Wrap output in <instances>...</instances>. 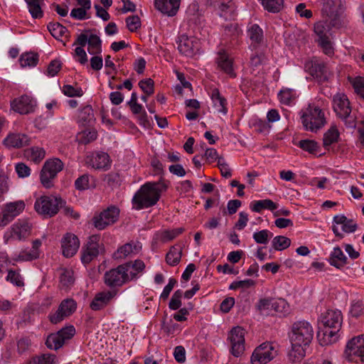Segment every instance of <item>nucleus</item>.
<instances>
[{
    "mask_svg": "<svg viewBox=\"0 0 364 364\" xmlns=\"http://www.w3.org/2000/svg\"><path fill=\"white\" fill-rule=\"evenodd\" d=\"M314 338L312 326L306 321L294 323L291 326L290 341L291 350L288 357L291 363L301 361L306 355V348L309 346Z\"/></svg>",
    "mask_w": 364,
    "mask_h": 364,
    "instance_id": "1",
    "label": "nucleus"
},
{
    "mask_svg": "<svg viewBox=\"0 0 364 364\" xmlns=\"http://www.w3.org/2000/svg\"><path fill=\"white\" fill-rule=\"evenodd\" d=\"M168 185L161 180L158 182H148L141 186L134 194L132 203L136 210L154 206L159 200L162 192L166 191Z\"/></svg>",
    "mask_w": 364,
    "mask_h": 364,
    "instance_id": "2",
    "label": "nucleus"
},
{
    "mask_svg": "<svg viewBox=\"0 0 364 364\" xmlns=\"http://www.w3.org/2000/svg\"><path fill=\"white\" fill-rule=\"evenodd\" d=\"M343 321L341 311L329 309L321 316V322L326 328L323 338H319L321 346L331 344L337 340V333L340 331ZM320 338V334H318Z\"/></svg>",
    "mask_w": 364,
    "mask_h": 364,
    "instance_id": "3",
    "label": "nucleus"
},
{
    "mask_svg": "<svg viewBox=\"0 0 364 364\" xmlns=\"http://www.w3.org/2000/svg\"><path fill=\"white\" fill-rule=\"evenodd\" d=\"M301 123L305 129L316 132L326 123L324 113L318 107L309 105L301 117Z\"/></svg>",
    "mask_w": 364,
    "mask_h": 364,
    "instance_id": "4",
    "label": "nucleus"
},
{
    "mask_svg": "<svg viewBox=\"0 0 364 364\" xmlns=\"http://www.w3.org/2000/svg\"><path fill=\"white\" fill-rule=\"evenodd\" d=\"M63 166V161L58 158L48 159L44 163L40 173L41 183L43 187L50 188L53 186V180Z\"/></svg>",
    "mask_w": 364,
    "mask_h": 364,
    "instance_id": "5",
    "label": "nucleus"
},
{
    "mask_svg": "<svg viewBox=\"0 0 364 364\" xmlns=\"http://www.w3.org/2000/svg\"><path fill=\"white\" fill-rule=\"evenodd\" d=\"M64 201L60 197L43 196L36 199L34 208L38 213L51 218L58 213Z\"/></svg>",
    "mask_w": 364,
    "mask_h": 364,
    "instance_id": "6",
    "label": "nucleus"
},
{
    "mask_svg": "<svg viewBox=\"0 0 364 364\" xmlns=\"http://www.w3.org/2000/svg\"><path fill=\"white\" fill-rule=\"evenodd\" d=\"M342 10V0H323L322 14L328 18L332 27L340 28L343 26L341 17Z\"/></svg>",
    "mask_w": 364,
    "mask_h": 364,
    "instance_id": "7",
    "label": "nucleus"
},
{
    "mask_svg": "<svg viewBox=\"0 0 364 364\" xmlns=\"http://www.w3.org/2000/svg\"><path fill=\"white\" fill-rule=\"evenodd\" d=\"M75 334V328L73 326H68L59 330L57 333H50L48 336L46 345L51 350H57L64 343L71 339Z\"/></svg>",
    "mask_w": 364,
    "mask_h": 364,
    "instance_id": "8",
    "label": "nucleus"
},
{
    "mask_svg": "<svg viewBox=\"0 0 364 364\" xmlns=\"http://www.w3.org/2000/svg\"><path fill=\"white\" fill-rule=\"evenodd\" d=\"M119 215V209L114 205H111L100 213L95 215L92 220V224L95 228L102 230L116 223Z\"/></svg>",
    "mask_w": 364,
    "mask_h": 364,
    "instance_id": "9",
    "label": "nucleus"
},
{
    "mask_svg": "<svg viewBox=\"0 0 364 364\" xmlns=\"http://www.w3.org/2000/svg\"><path fill=\"white\" fill-rule=\"evenodd\" d=\"M344 356L351 362L357 358L364 362V335L353 337L348 341Z\"/></svg>",
    "mask_w": 364,
    "mask_h": 364,
    "instance_id": "10",
    "label": "nucleus"
},
{
    "mask_svg": "<svg viewBox=\"0 0 364 364\" xmlns=\"http://www.w3.org/2000/svg\"><path fill=\"white\" fill-rule=\"evenodd\" d=\"M277 355L272 343H263L257 347L251 356L252 364H266Z\"/></svg>",
    "mask_w": 364,
    "mask_h": 364,
    "instance_id": "11",
    "label": "nucleus"
},
{
    "mask_svg": "<svg viewBox=\"0 0 364 364\" xmlns=\"http://www.w3.org/2000/svg\"><path fill=\"white\" fill-rule=\"evenodd\" d=\"M125 267L120 264L104 274L105 284L109 288L119 287L128 283L127 274L124 272Z\"/></svg>",
    "mask_w": 364,
    "mask_h": 364,
    "instance_id": "12",
    "label": "nucleus"
},
{
    "mask_svg": "<svg viewBox=\"0 0 364 364\" xmlns=\"http://www.w3.org/2000/svg\"><path fill=\"white\" fill-rule=\"evenodd\" d=\"M305 68L311 76L320 82L327 81L331 75L326 63L316 58L307 61L305 63Z\"/></svg>",
    "mask_w": 364,
    "mask_h": 364,
    "instance_id": "13",
    "label": "nucleus"
},
{
    "mask_svg": "<svg viewBox=\"0 0 364 364\" xmlns=\"http://www.w3.org/2000/svg\"><path fill=\"white\" fill-rule=\"evenodd\" d=\"M31 234V225L26 220H18L14 223L4 234V242L8 243L11 240H22L27 238Z\"/></svg>",
    "mask_w": 364,
    "mask_h": 364,
    "instance_id": "14",
    "label": "nucleus"
},
{
    "mask_svg": "<svg viewBox=\"0 0 364 364\" xmlns=\"http://www.w3.org/2000/svg\"><path fill=\"white\" fill-rule=\"evenodd\" d=\"M228 339L231 343V353L235 357L240 356L245 351V329L240 326L234 327Z\"/></svg>",
    "mask_w": 364,
    "mask_h": 364,
    "instance_id": "15",
    "label": "nucleus"
},
{
    "mask_svg": "<svg viewBox=\"0 0 364 364\" xmlns=\"http://www.w3.org/2000/svg\"><path fill=\"white\" fill-rule=\"evenodd\" d=\"M200 44L198 38L181 35L178 37V49L181 54L188 57H193L198 53Z\"/></svg>",
    "mask_w": 364,
    "mask_h": 364,
    "instance_id": "16",
    "label": "nucleus"
},
{
    "mask_svg": "<svg viewBox=\"0 0 364 364\" xmlns=\"http://www.w3.org/2000/svg\"><path fill=\"white\" fill-rule=\"evenodd\" d=\"M25 208L23 200L7 203L0 215V227H4L18 215Z\"/></svg>",
    "mask_w": 364,
    "mask_h": 364,
    "instance_id": "17",
    "label": "nucleus"
},
{
    "mask_svg": "<svg viewBox=\"0 0 364 364\" xmlns=\"http://www.w3.org/2000/svg\"><path fill=\"white\" fill-rule=\"evenodd\" d=\"M99 235H92L88 238V241L82 247L81 260L83 264H88L97 257L100 253Z\"/></svg>",
    "mask_w": 364,
    "mask_h": 364,
    "instance_id": "18",
    "label": "nucleus"
},
{
    "mask_svg": "<svg viewBox=\"0 0 364 364\" xmlns=\"http://www.w3.org/2000/svg\"><path fill=\"white\" fill-rule=\"evenodd\" d=\"M285 305L286 301L284 299L274 301L272 298H264L259 300L255 308L261 314H268L271 310L282 312Z\"/></svg>",
    "mask_w": 364,
    "mask_h": 364,
    "instance_id": "19",
    "label": "nucleus"
},
{
    "mask_svg": "<svg viewBox=\"0 0 364 364\" xmlns=\"http://www.w3.org/2000/svg\"><path fill=\"white\" fill-rule=\"evenodd\" d=\"M61 247L63 255L65 257H71L76 254L79 249V239L75 235L68 232L62 238Z\"/></svg>",
    "mask_w": 364,
    "mask_h": 364,
    "instance_id": "20",
    "label": "nucleus"
},
{
    "mask_svg": "<svg viewBox=\"0 0 364 364\" xmlns=\"http://www.w3.org/2000/svg\"><path fill=\"white\" fill-rule=\"evenodd\" d=\"M117 290L101 291L95 294L90 304L93 311H99L105 308L110 301L117 295Z\"/></svg>",
    "mask_w": 364,
    "mask_h": 364,
    "instance_id": "21",
    "label": "nucleus"
},
{
    "mask_svg": "<svg viewBox=\"0 0 364 364\" xmlns=\"http://www.w3.org/2000/svg\"><path fill=\"white\" fill-rule=\"evenodd\" d=\"M86 163L95 169L107 170L110 167L109 156L105 152H96L87 156Z\"/></svg>",
    "mask_w": 364,
    "mask_h": 364,
    "instance_id": "22",
    "label": "nucleus"
},
{
    "mask_svg": "<svg viewBox=\"0 0 364 364\" xmlns=\"http://www.w3.org/2000/svg\"><path fill=\"white\" fill-rule=\"evenodd\" d=\"M31 138L22 133L9 134L4 140V144L9 148L20 149L31 144Z\"/></svg>",
    "mask_w": 364,
    "mask_h": 364,
    "instance_id": "23",
    "label": "nucleus"
},
{
    "mask_svg": "<svg viewBox=\"0 0 364 364\" xmlns=\"http://www.w3.org/2000/svg\"><path fill=\"white\" fill-rule=\"evenodd\" d=\"M333 109L339 117H346L351 113L350 102L343 94H337L333 97Z\"/></svg>",
    "mask_w": 364,
    "mask_h": 364,
    "instance_id": "24",
    "label": "nucleus"
},
{
    "mask_svg": "<svg viewBox=\"0 0 364 364\" xmlns=\"http://www.w3.org/2000/svg\"><path fill=\"white\" fill-rule=\"evenodd\" d=\"M181 0H155L154 5L156 9L168 16L176 14Z\"/></svg>",
    "mask_w": 364,
    "mask_h": 364,
    "instance_id": "25",
    "label": "nucleus"
},
{
    "mask_svg": "<svg viewBox=\"0 0 364 364\" xmlns=\"http://www.w3.org/2000/svg\"><path fill=\"white\" fill-rule=\"evenodd\" d=\"M12 109L21 114H26L33 111L32 99L27 95H22L15 99L11 103Z\"/></svg>",
    "mask_w": 364,
    "mask_h": 364,
    "instance_id": "26",
    "label": "nucleus"
},
{
    "mask_svg": "<svg viewBox=\"0 0 364 364\" xmlns=\"http://www.w3.org/2000/svg\"><path fill=\"white\" fill-rule=\"evenodd\" d=\"M232 0H208V3L215 9L219 10L220 16L228 18L231 17L234 11Z\"/></svg>",
    "mask_w": 364,
    "mask_h": 364,
    "instance_id": "27",
    "label": "nucleus"
},
{
    "mask_svg": "<svg viewBox=\"0 0 364 364\" xmlns=\"http://www.w3.org/2000/svg\"><path fill=\"white\" fill-rule=\"evenodd\" d=\"M122 265L125 267L124 272L127 274L128 282L136 279L138 274L141 272L145 268V264L142 260L136 259L134 262H128Z\"/></svg>",
    "mask_w": 364,
    "mask_h": 364,
    "instance_id": "28",
    "label": "nucleus"
},
{
    "mask_svg": "<svg viewBox=\"0 0 364 364\" xmlns=\"http://www.w3.org/2000/svg\"><path fill=\"white\" fill-rule=\"evenodd\" d=\"M218 64L220 68L231 77H235L236 74L232 68V60L225 52H220L218 58Z\"/></svg>",
    "mask_w": 364,
    "mask_h": 364,
    "instance_id": "29",
    "label": "nucleus"
},
{
    "mask_svg": "<svg viewBox=\"0 0 364 364\" xmlns=\"http://www.w3.org/2000/svg\"><path fill=\"white\" fill-rule=\"evenodd\" d=\"M96 186V180L90 175L85 173L77 178L75 181V187L77 190L82 191Z\"/></svg>",
    "mask_w": 364,
    "mask_h": 364,
    "instance_id": "30",
    "label": "nucleus"
},
{
    "mask_svg": "<svg viewBox=\"0 0 364 364\" xmlns=\"http://www.w3.org/2000/svg\"><path fill=\"white\" fill-rule=\"evenodd\" d=\"M95 121L94 112L90 105H86L80 109L78 114V123L82 126H90Z\"/></svg>",
    "mask_w": 364,
    "mask_h": 364,
    "instance_id": "31",
    "label": "nucleus"
},
{
    "mask_svg": "<svg viewBox=\"0 0 364 364\" xmlns=\"http://www.w3.org/2000/svg\"><path fill=\"white\" fill-rule=\"evenodd\" d=\"M328 261L332 266L336 267L337 269H341L346 264L347 257L343 254L341 249L338 247H336L331 252Z\"/></svg>",
    "mask_w": 364,
    "mask_h": 364,
    "instance_id": "32",
    "label": "nucleus"
},
{
    "mask_svg": "<svg viewBox=\"0 0 364 364\" xmlns=\"http://www.w3.org/2000/svg\"><path fill=\"white\" fill-rule=\"evenodd\" d=\"M277 208L278 205L270 199L255 200L250 204L252 211L255 213H260L264 209L274 210Z\"/></svg>",
    "mask_w": 364,
    "mask_h": 364,
    "instance_id": "33",
    "label": "nucleus"
},
{
    "mask_svg": "<svg viewBox=\"0 0 364 364\" xmlns=\"http://www.w3.org/2000/svg\"><path fill=\"white\" fill-rule=\"evenodd\" d=\"M181 256L182 247L180 245H173L166 255V262L170 266H176L180 262Z\"/></svg>",
    "mask_w": 364,
    "mask_h": 364,
    "instance_id": "34",
    "label": "nucleus"
},
{
    "mask_svg": "<svg viewBox=\"0 0 364 364\" xmlns=\"http://www.w3.org/2000/svg\"><path fill=\"white\" fill-rule=\"evenodd\" d=\"M211 98L214 102V107L216 110L223 114H226L228 109L226 107V100L220 94L218 89H213L211 93Z\"/></svg>",
    "mask_w": 364,
    "mask_h": 364,
    "instance_id": "35",
    "label": "nucleus"
},
{
    "mask_svg": "<svg viewBox=\"0 0 364 364\" xmlns=\"http://www.w3.org/2000/svg\"><path fill=\"white\" fill-rule=\"evenodd\" d=\"M87 50L91 55H99L102 53V41L98 36L91 34L89 36Z\"/></svg>",
    "mask_w": 364,
    "mask_h": 364,
    "instance_id": "36",
    "label": "nucleus"
},
{
    "mask_svg": "<svg viewBox=\"0 0 364 364\" xmlns=\"http://www.w3.org/2000/svg\"><path fill=\"white\" fill-rule=\"evenodd\" d=\"M43 0H25L28 5V11L33 18H41L43 12L41 6V2Z\"/></svg>",
    "mask_w": 364,
    "mask_h": 364,
    "instance_id": "37",
    "label": "nucleus"
},
{
    "mask_svg": "<svg viewBox=\"0 0 364 364\" xmlns=\"http://www.w3.org/2000/svg\"><path fill=\"white\" fill-rule=\"evenodd\" d=\"M339 138V132L336 127H331L323 134V145L327 149L332 144L336 142Z\"/></svg>",
    "mask_w": 364,
    "mask_h": 364,
    "instance_id": "38",
    "label": "nucleus"
},
{
    "mask_svg": "<svg viewBox=\"0 0 364 364\" xmlns=\"http://www.w3.org/2000/svg\"><path fill=\"white\" fill-rule=\"evenodd\" d=\"M21 66H36L38 62V55L34 53H26L21 55L19 58Z\"/></svg>",
    "mask_w": 364,
    "mask_h": 364,
    "instance_id": "39",
    "label": "nucleus"
},
{
    "mask_svg": "<svg viewBox=\"0 0 364 364\" xmlns=\"http://www.w3.org/2000/svg\"><path fill=\"white\" fill-rule=\"evenodd\" d=\"M47 28L55 39H59L68 31V29L58 22H50Z\"/></svg>",
    "mask_w": 364,
    "mask_h": 364,
    "instance_id": "40",
    "label": "nucleus"
},
{
    "mask_svg": "<svg viewBox=\"0 0 364 364\" xmlns=\"http://www.w3.org/2000/svg\"><path fill=\"white\" fill-rule=\"evenodd\" d=\"M252 43L259 44L263 40V31L257 24L252 25L247 31Z\"/></svg>",
    "mask_w": 364,
    "mask_h": 364,
    "instance_id": "41",
    "label": "nucleus"
},
{
    "mask_svg": "<svg viewBox=\"0 0 364 364\" xmlns=\"http://www.w3.org/2000/svg\"><path fill=\"white\" fill-rule=\"evenodd\" d=\"M59 306L60 307V311L63 312V315L66 317L72 315L77 308V304L73 299H66L63 300Z\"/></svg>",
    "mask_w": 364,
    "mask_h": 364,
    "instance_id": "42",
    "label": "nucleus"
},
{
    "mask_svg": "<svg viewBox=\"0 0 364 364\" xmlns=\"http://www.w3.org/2000/svg\"><path fill=\"white\" fill-rule=\"evenodd\" d=\"M264 8L269 12L278 13L284 6V0H261Z\"/></svg>",
    "mask_w": 364,
    "mask_h": 364,
    "instance_id": "43",
    "label": "nucleus"
},
{
    "mask_svg": "<svg viewBox=\"0 0 364 364\" xmlns=\"http://www.w3.org/2000/svg\"><path fill=\"white\" fill-rule=\"evenodd\" d=\"M330 24L327 25L325 21H318L314 24V32L318 37V39H323L329 37L328 33L331 28Z\"/></svg>",
    "mask_w": 364,
    "mask_h": 364,
    "instance_id": "44",
    "label": "nucleus"
},
{
    "mask_svg": "<svg viewBox=\"0 0 364 364\" xmlns=\"http://www.w3.org/2000/svg\"><path fill=\"white\" fill-rule=\"evenodd\" d=\"M348 80L354 88L355 93L364 99V77L360 76L348 77Z\"/></svg>",
    "mask_w": 364,
    "mask_h": 364,
    "instance_id": "45",
    "label": "nucleus"
},
{
    "mask_svg": "<svg viewBox=\"0 0 364 364\" xmlns=\"http://www.w3.org/2000/svg\"><path fill=\"white\" fill-rule=\"evenodd\" d=\"M291 245V240L285 236L279 235L272 240V247L275 250L282 251L288 248Z\"/></svg>",
    "mask_w": 364,
    "mask_h": 364,
    "instance_id": "46",
    "label": "nucleus"
},
{
    "mask_svg": "<svg viewBox=\"0 0 364 364\" xmlns=\"http://www.w3.org/2000/svg\"><path fill=\"white\" fill-rule=\"evenodd\" d=\"M298 146L304 151H308L310 154H316L319 146L316 141L311 139H303L299 141Z\"/></svg>",
    "mask_w": 364,
    "mask_h": 364,
    "instance_id": "47",
    "label": "nucleus"
},
{
    "mask_svg": "<svg viewBox=\"0 0 364 364\" xmlns=\"http://www.w3.org/2000/svg\"><path fill=\"white\" fill-rule=\"evenodd\" d=\"M136 250V246H132L130 243H127L123 246L120 247L117 252L114 253V257L115 259H123Z\"/></svg>",
    "mask_w": 364,
    "mask_h": 364,
    "instance_id": "48",
    "label": "nucleus"
},
{
    "mask_svg": "<svg viewBox=\"0 0 364 364\" xmlns=\"http://www.w3.org/2000/svg\"><path fill=\"white\" fill-rule=\"evenodd\" d=\"M56 356L54 354L44 353L36 356L33 359V364H54L56 362Z\"/></svg>",
    "mask_w": 364,
    "mask_h": 364,
    "instance_id": "49",
    "label": "nucleus"
},
{
    "mask_svg": "<svg viewBox=\"0 0 364 364\" xmlns=\"http://www.w3.org/2000/svg\"><path fill=\"white\" fill-rule=\"evenodd\" d=\"M63 94L69 97H82L83 91L80 87H74L70 85H65L62 88Z\"/></svg>",
    "mask_w": 364,
    "mask_h": 364,
    "instance_id": "50",
    "label": "nucleus"
},
{
    "mask_svg": "<svg viewBox=\"0 0 364 364\" xmlns=\"http://www.w3.org/2000/svg\"><path fill=\"white\" fill-rule=\"evenodd\" d=\"M139 86L146 95H151L154 92V82L151 78L141 80Z\"/></svg>",
    "mask_w": 364,
    "mask_h": 364,
    "instance_id": "51",
    "label": "nucleus"
},
{
    "mask_svg": "<svg viewBox=\"0 0 364 364\" xmlns=\"http://www.w3.org/2000/svg\"><path fill=\"white\" fill-rule=\"evenodd\" d=\"M74 282L73 272L68 269H63L60 276V283L63 287H68Z\"/></svg>",
    "mask_w": 364,
    "mask_h": 364,
    "instance_id": "52",
    "label": "nucleus"
},
{
    "mask_svg": "<svg viewBox=\"0 0 364 364\" xmlns=\"http://www.w3.org/2000/svg\"><path fill=\"white\" fill-rule=\"evenodd\" d=\"M183 295L182 290L176 291L171 296V299L168 304V307L172 310H177L181 306V299Z\"/></svg>",
    "mask_w": 364,
    "mask_h": 364,
    "instance_id": "53",
    "label": "nucleus"
},
{
    "mask_svg": "<svg viewBox=\"0 0 364 364\" xmlns=\"http://www.w3.org/2000/svg\"><path fill=\"white\" fill-rule=\"evenodd\" d=\"M127 26L131 32H135L141 27V20L137 15L129 16L126 18Z\"/></svg>",
    "mask_w": 364,
    "mask_h": 364,
    "instance_id": "54",
    "label": "nucleus"
},
{
    "mask_svg": "<svg viewBox=\"0 0 364 364\" xmlns=\"http://www.w3.org/2000/svg\"><path fill=\"white\" fill-rule=\"evenodd\" d=\"M105 181L112 188L120 186L121 178L117 172H111L105 176Z\"/></svg>",
    "mask_w": 364,
    "mask_h": 364,
    "instance_id": "55",
    "label": "nucleus"
},
{
    "mask_svg": "<svg viewBox=\"0 0 364 364\" xmlns=\"http://www.w3.org/2000/svg\"><path fill=\"white\" fill-rule=\"evenodd\" d=\"M46 156V151L43 148L32 147L31 149V160L38 164Z\"/></svg>",
    "mask_w": 364,
    "mask_h": 364,
    "instance_id": "56",
    "label": "nucleus"
},
{
    "mask_svg": "<svg viewBox=\"0 0 364 364\" xmlns=\"http://www.w3.org/2000/svg\"><path fill=\"white\" fill-rule=\"evenodd\" d=\"M184 231V228H178L173 230H164L161 234V237L164 241H170L173 240L178 235H181Z\"/></svg>",
    "mask_w": 364,
    "mask_h": 364,
    "instance_id": "57",
    "label": "nucleus"
},
{
    "mask_svg": "<svg viewBox=\"0 0 364 364\" xmlns=\"http://www.w3.org/2000/svg\"><path fill=\"white\" fill-rule=\"evenodd\" d=\"M318 43L326 55H331L333 54V48L329 37L323 39H318Z\"/></svg>",
    "mask_w": 364,
    "mask_h": 364,
    "instance_id": "58",
    "label": "nucleus"
},
{
    "mask_svg": "<svg viewBox=\"0 0 364 364\" xmlns=\"http://www.w3.org/2000/svg\"><path fill=\"white\" fill-rule=\"evenodd\" d=\"M269 232L267 230H262L253 234V239L258 244L266 245L269 242Z\"/></svg>",
    "mask_w": 364,
    "mask_h": 364,
    "instance_id": "59",
    "label": "nucleus"
},
{
    "mask_svg": "<svg viewBox=\"0 0 364 364\" xmlns=\"http://www.w3.org/2000/svg\"><path fill=\"white\" fill-rule=\"evenodd\" d=\"M6 279L17 287H23L24 285L20 274L12 269L9 270Z\"/></svg>",
    "mask_w": 364,
    "mask_h": 364,
    "instance_id": "60",
    "label": "nucleus"
},
{
    "mask_svg": "<svg viewBox=\"0 0 364 364\" xmlns=\"http://www.w3.org/2000/svg\"><path fill=\"white\" fill-rule=\"evenodd\" d=\"M278 96L280 102L285 105H289L291 100L294 97L293 90L291 89L282 90Z\"/></svg>",
    "mask_w": 364,
    "mask_h": 364,
    "instance_id": "61",
    "label": "nucleus"
},
{
    "mask_svg": "<svg viewBox=\"0 0 364 364\" xmlns=\"http://www.w3.org/2000/svg\"><path fill=\"white\" fill-rule=\"evenodd\" d=\"M255 284V282L252 279L236 281L230 284L229 289L231 290H235L239 288H249L254 286Z\"/></svg>",
    "mask_w": 364,
    "mask_h": 364,
    "instance_id": "62",
    "label": "nucleus"
},
{
    "mask_svg": "<svg viewBox=\"0 0 364 364\" xmlns=\"http://www.w3.org/2000/svg\"><path fill=\"white\" fill-rule=\"evenodd\" d=\"M61 67H62V64L60 60H52L48 66V69H47L48 75L50 76H52V77L55 76L59 72V70L61 69Z\"/></svg>",
    "mask_w": 364,
    "mask_h": 364,
    "instance_id": "63",
    "label": "nucleus"
},
{
    "mask_svg": "<svg viewBox=\"0 0 364 364\" xmlns=\"http://www.w3.org/2000/svg\"><path fill=\"white\" fill-rule=\"evenodd\" d=\"M16 171L20 178L28 177L31 173V168L24 163H18L16 165Z\"/></svg>",
    "mask_w": 364,
    "mask_h": 364,
    "instance_id": "64",
    "label": "nucleus"
}]
</instances>
